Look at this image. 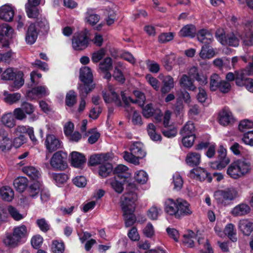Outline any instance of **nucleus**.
<instances>
[{
  "label": "nucleus",
  "mask_w": 253,
  "mask_h": 253,
  "mask_svg": "<svg viewBox=\"0 0 253 253\" xmlns=\"http://www.w3.org/2000/svg\"><path fill=\"white\" fill-rule=\"evenodd\" d=\"M145 79L147 82L153 87V88L158 91L160 88L159 81L155 77L150 74H148L145 76Z\"/></svg>",
  "instance_id": "55"
},
{
  "label": "nucleus",
  "mask_w": 253,
  "mask_h": 253,
  "mask_svg": "<svg viewBox=\"0 0 253 253\" xmlns=\"http://www.w3.org/2000/svg\"><path fill=\"white\" fill-rule=\"evenodd\" d=\"M252 22L247 20L243 23V32L241 33V39L244 45L248 46L253 45V32L251 30Z\"/></svg>",
  "instance_id": "12"
},
{
  "label": "nucleus",
  "mask_w": 253,
  "mask_h": 253,
  "mask_svg": "<svg viewBox=\"0 0 253 253\" xmlns=\"http://www.w3.org/2000/svg\"><path fill=\"white\" fill-rule=\"evenodd\" d=\"M77 102V94L73 90L68 91L66 95L65 103L69 107H72Z\"/></svg>",
  "instance_id": "50"
},
{
  "label": "nucleus",
  "mask_w": 253,
  "mask_h": 253,
  "mask_svg": "<svg viewBox=\"0 0 253 253\" xmlns=\"http://www.w3.org/2000/svg\"><path fill=\"white\" fill-rule=\"evenodd\" d=\"M3 96L4 101L10 105L17 103L21 98V95L19 93H9L7 91L3 92Z\"/></svg>",
  "instance_id": "37"
},
{
  "label": "nucleus",
  "mask_w": 253,
  "mask_h": 253,
  "mask_svg": "<svg viewBox=\"0 0 253 253\" xmlns=\"http://www.w3.org/2000/svg\"><path fill=\"white\" fill-rule=\"evenodd\" d=\"M7 211L11 217L15 220H19L23 218V216L14 207L9 206L8 207Z\"/></svg>",
  "instance_id": "59"
},
{
  "label": "nucleus",
  "mask_w": 253,
  "mask_h": 253,
  "mask_svg": "<svg viewBox=\"0 0 253 253\" xmlns=\"http://www.w3.org/2000/svg\"><path fill=\"white\" fill-rule=\"evenodd\" d=\"M234 226L232 223H229L225 227L224 232L226 235L233 242L237 241V238L235 237L236 233L234 232Z\"/></svg>",
  "instance_id": "52"
},
{
  "label": "nucleus",
  "mask_w": 253,
  "mask_h": 253,
  "mask_svg": "<svg viewBox=\"0 0 253 253\" xmlns=\"http://www.w3.org/2000/svg\"><path fill=\"white\" fill-rule=\"evenodd\" d=\"M86 136H89L88 142L90 144H94L97 141L100 136V134L98 132L96 128H91L89 129L85 134Z\"/></svg>",
  "instance_id": "47"
},
{
  "label": "nucleus",
  "mask_w": 253,
  "mask_h": 253,
  "mask_svg": "<svg viewBox=\"0 0 253 253\" xmlns=\"http://www.w3.org/2000/svg\"><path fill=\"white\" fill-rule=\"evenodd\" d=\"M195 27L192 24L184 26L179 32V35L181 37H194L196 34Z\"/></svg>",
  "instance_id": "43"
},
{
  "label": "nucleus",
  "mask_w": 253,
  "mask_h": 253,
  "mask_svg": "<svg viewBox=\"0 0 253 253\" xmlns=\"http://www.w3.org/2000/svg\"><path fill=\"white\" fill-rule=\"evenodd\" d=\"M188 74V76L194 78L201 84H206L208 82L207 77L203 73H199L197 67L195 66H193L189 69Z\"/></svg>",
  "instance_id": "25"
},
{
  "label": "nucleus",
  "mask_w": 253,
  "mask_h": 253,
  "mask_svg": "<svg viewBox=\"0 0 253 253\" xmlns=\"http://www.w3.org/2000/svg\"><path fill=\"white\" fill-rule=\"evenodd\" d=\"M31 245L35 249H39L43 242V238L40 235H36L31 239Z\"/></svg>",
  "instance_id": "61"
},
{
  "label": "nucleus",
  "mask_w": 253,
  "mask_h": 253,
  "mask_svg": "<svg viewBox=\"0 0 253 253\" xmlns=\"http://www.w3.org/2000/svg\"><path fill=\"white\" fill-rule=\"evenodd\" d=\"M0 194L5 201L10 202L14 197V191L8 186H4L0 189Z\"/></svg>",
  "instance_id": "42"
},
{
  "label": "nucleus",
  "mask_w": 253,
  "mask_h": 253,
  "mask_svg": "<svg viewBox=\"0 0 253 253\" xmlns=\"http://www.w3.org/2000/svg\"><path fill=\"white\" fill-rule=\"evenodd\" d=\"M29 195L31 197H34L40 192V184L38 182H35L31 184L28 189Z\"/></svg>",
  "instance_id": "63"
},
{
  "label": "nucleus",
  "mask_w": 253,
  "mask_h": 253,
  "mask_svg": "<svg viewBox=\"0 0 253 253\" xmlns=\"http://www.w3.org/2000/svg\"><path fill=\"white\" fill-rule=\"evenodd\" d=\"M13 29L6 23L0 24V43L2 47H7L9 44V40L15 37Z\"/></svg>",
  "instance_id": "11"
},
{
  "label": "nucleus",
  "mask_w": 253,
  "mask_h": 253,
  "mask_svg": "<svg viewBox=\"0 0 253 253\" xmlns=\"http://www.w3.org/2000/svg\"><path fill=\"white\" fill-rule=\"evenodd\" d=\"M215 55L214 49L209 45H204L199 53L200 57L204 60L210 59Z\"/></svg>",
  "instance_id": "32"
},
{
  "label": "nucleus",
  "mask_w": 253,
  "mask_h": 253,
  "mask_svg": "<svg viewBox=\"0 0 253 253\" xmlns=\"http://www.w3.org/2000/svg\"><path fill=\"white\" fill-rule=\"evenodd\" d=\"M113 171V166L110 163H107L100 166L99 174L102 177H106Z\"/></svg>",
  "instance_id": "48"
},
{
  "label": "nucleus",
  "mask_w": 253,
  "mask_h": 253,
  "mask_svg": "<svg viewBox=\"0 0 253 253\" xmlns=\"http://www.w3.org/2000/svg\"><path fill=\"white\" fill-rule=\"evenodd\" d=\"M1 122L5 126H14L16 125L15 120L11 113L3 115L1 119Z\"/></svg>",
  "instance_id": "53"
},
{
  "label": "nucleus",
  "mask_w": 253,
  "mask_h": 253,
  "mask_svg": "<svg viewBox=\"0 0 253 253\" xmlns=\"http://www.w3.org/2000/svg\"><path fill=\"white\" fill-rule=\"evenodd\" d=\"M238 196V192L233 188L218 190L214 192V198L218 204L225 206Z\"/></svg>",
  "instance_id": "4"
},
{
  "label": "nucleus",
  "mask_w": 253,
  "mask_h": 253,
  "mask_svg": "<svg viewBox=\"0 0 253 253\" xmlns=\"http://www.w3.org/2000/svg\"><path fill=\"white\" fill-rule=\"evenodd\" d=\"M45 145L50 153H52L61 147L60 141L52 134L47 135L45 140Z\"/></svg>",
  "instance_id": "24"
},
{
  "label": "nucleus",
  "mask_w": 253,
  "mask_h": 253,
  "mask_svg": "<svg viewBox=\"0 0 253 253\" xmlns=\"http://www.w3.org/2000/svg\"><path fill=\"white\" fill-rule=\"evenodd\" d=\"M176 201L177 218H180L181 215H189L192 213L190 204L186 201L180 199Z\"/></svg>",
  "instance_id": "20"
},
{
  "label": "nucleus",
  "mask_w": 253,
  "mask_h": 253,
  "mask_svg": "<svg viewBox=\"0 0 253 253\" xmlns=\"http://www.w3.org/2000/svg\"><path fill=\"white\" fill-rule=\"evenodd\" d=\"M137 187L135 183L129 182L126 187V192L121 197L123 204H134L137 200V195L135 191Z\"/></svg>",
  "instance_id": "13"
},
{
  "label": "nucleus",
  "mask_w": 253,
  "mask_h": 253,
  "mask_svg": "<svg viewBox=\"0 0 253 253\" xmlns=\"http://www.w3.org/2000/svg\"><path fill=\"white\" fill-rule=\"evenodd\" d=\"M197 39L200 42L205 45L211 43L213 40L212 34L205 29L201 30L198 32Z\"/></svg>",
  "instance_id": "29"
},
{
  "label": "nucleus",
  "mask_w": 253,
  "mask_h": 253,
  "mask_svg": "<svg viewBox=\"0 0 253 253\" xmlns=\"http://www.w3.org/2000/svg\"><path fill=\"white\" fill-rule=\"evenodd\" d=\"M28 180L25 177H18L13 181V185L18 192L22 193L27 187Z\"/></svg>",
  "instance_id": "35"
},
{
  "label": "nucleus",
  "mask_w": 253,
  "mask_h": 253,
  "mask_svg": "<svg viewBox=\"0 0 253 253\" xmlns=\"http://www.w3.org/2000/svg\"><path fill=\"white\" fill-rule=\"evenodd\" d=\"M217 160L211 163V167L213 169H222L230 163V159L226 157V150L222 146L217 151Z\"/></svg>",
  "instance_id": "16"
},
{
  "label": "nucleus",
  "mask_w": 253,
  "mask_h": 253,
  "mask_svg": "<svg viewBox=\"0 0 253 253\" xmlns=\"http://www.w3.org/2000/svg\"><path fill=\"white\" fill-rule=\"evenodd\" d=\"M127 171V167L119 165L113 170V173L116 174L114 177L117 179H129L131 177V174Z\"/></svg>",
  "instance_id": "27"
},
{
  "label": "nucleus",
  "mask_w": 253,
  "mask_h": 253,
  "mask_svg": "<svg viewBox=\"0 0 253 253\" xmlns=\"http://www.w3.org/2000/svg\"><path fill=\"white\" fill-rule=\"evenodd\" d=\"M65 250L64 244L62 242H59L57 240L52 242L51 250L54 253H63Z\"/></svg>",
  "instance_id": "56"
},
{
  "label": "nucleus",
  "mask_w": 253,
  "mask_h": 253,
  "mask_svg": "<svg viewBox=\"0 0 253 253\" xmlns=\"http://www.w3.org/2000/svg\"><path fill=\"white\" fill-rule=\"evenodd\" d=\"M71 163L75 167L80 168L85 162V157L79 152H73L71 153Z\"/></svg>",
  "instance_id": "34"
},
{
  "label": "nucleus",
  "mask_w": 253,
  "mask_h": 253,
  "mask_svg": "<svg viewBox=\"0 0 253 253\" xmlns=\"http://www.w3.org/2000/svg\"><path fill=\"white\" fill-rule=\"evenodd\" d=\"M156 108H154L152 106L151 103L148 104L142 108V114L146 118H149L153 116Z\"/></svg>",
  "instance_id": "57"
},
{
  "label": "nucleus",
  "mask_w": 253,
  "mask_h": 253,
  "mask_svg": "<svg viewBox=\"0 0 253 253\" xmlns=\"http://www.w3.org/2000/svg\"><path fill=\"white\" fill-rule=\"evenodd\" d=\"M135 179L138 183L144 184L147 181V174L144 170H139L136 173Z\"/></svg>",
  "instance_id": "58"
},
{
  "label": "nucleus",
  "mask_w": 253,
  "mask_h": 253,
  "mask_svg": "<svg viewBox=\"0 0 253 253\" xmlns=\"http://www.w3.org/2000/svg\"><path fill=\"white\" fill-rule=\"evenodd\" d=\"M242 32V28H240L236 31L227 34L226 36H224L222 35L218 36L216 34V37L223 45H228L237 47L239 44V40L241 39V33Z\"/></svg>",
  "instance_id": "6"
},
{
  "label": "nucleus",
  "mask_w": 253,
  "mask_h": 253,
  "mask_svg": "<svg viewBox=\"0 0 253 253\" xmlns=\"http://www.w3.org/2000/svg\"><path fill=\"white\" fill-rule=\"evenodd\" d=\"M235 83L237 85L239 86H245L247 82L248 78H246V72L244 69L235 71Z\"/></svg>",
  "instance_id": "39"
},
{
  "label": "nucleus",
  "mask_w": 253,
  "mask_h": 253,
  "mask_svg": "<svg viewBox=\"0 0 253 253\" xmlns=\"http://www.w3.org/2000/svg\"><path fill=\"white\" fill-rule=\"evenodd\" d=\"M218 121L223 126H233L236 122V119L229 108L224 107L218 113Z\"/></svg>",
  "instance_id": "14"
},
{
  "label": "nucleus",
  "mask_w": 253,
  "mask_h": 253,
  "mask_svg": "<svg viewBox=\"0 0 253 253\" xmlns=\"http://www.w3.org/2000/svg\"><path fill=\"white\" fill-rule=\"evenodd\" d=\"M251 170V164L245 159H238L228 167L227 173L232 178L238 179L244 176Z\"/></svg>",
  "instance_id": "2"
},
{
  "label": "nucleus",
  "mask_w": 253,
  "mask_h": 253,
  "mask_svg": "<svg viewBox=\"0 0 253 253\" xmlns=\"http://www.w3.org/2000/svg\"><path fill=\"white\" fill-rule=\"evenodd\" d=\"M250 207L245 204H241L236 206L232 211L231 213L234 216H242L250 212Z\"/></svg>",
  "instance_id": "36"
},
{
  "label": "nucleus",
  "mask_w": 253,
  "mask_h": 253,
  "mask_svg": "<svg viewBox=\"0 0 253 253\" xmlns=\"http://www.w3.org/2000/svg\"><path fill=\"white\" fill-rule=\"evenodd\" d=\"M102 95L106 103L114 102L118 106L122 105L118 94L115 91L113 86L111 84H109L107 88L102 91Z\"/></svg>",
  "instance_id": "17"
},
{
  "label": "nucleus",
  "mask_w": 253,
  "mask_h": 253,
  "mask_svg": "<svg viewBox=\"0 0 253 253\" xmlns=\"http://www.w3.org/2000/svg\"><path fill=\"white\" fill-rule=\"evenodd\" d=\"M222 81L220 77L216 74L211 75L210 82V88L211 91H216L219 88Z\"/></svg>",
  "instance_id": "46"
},
{
  "label": "nucleus",
  "mask_w": 253,
  "mask_h": 253,
  "mask_svg": "<svg viewBox=\"0 0 253 253\" xmlns=\"http://www.w3.org/2000/svg\"><path fill=\"white\" fill-rule=\"evenodd\" d=\"M180 57H177L173 53H170L169 54L166 55L161 60L162 63L164 67L168 71H170L174 64L180 59Z\"/></svg>",
  "instance_id": "23"
},
{
  "label": "nucleus",
  "mask_w": 253,
  "mask_h": 253,
  "mask_svg": "<svg viewBox=\"0 0 253 253\" xmlns=\"http://www.w3.org/2000/svg\"><path fill=\"white\" fill-rule=\"evenodd\" d=\"M14 15V8L10 4L0 7V19L7 22L11 21Z\"/></svg>",
  "instance_id": "21"
},
{
  "label": "nucleus",
  "mask_w": 253,
  "mask_h": 253,
  "mask_svg": "<svg viewBox=\"0 0 253 253\" xmlns=\"http://www.w3.org/2000/svg\"><path fill=\"white\" fill-rule=\"evenodd\" d=\"M122 208L124 211V217L125 220V225L126 227L131 226L136 221V218L134 214L135 206L134 204H123Z\"/></svg>",
  "instance_id": "15"
},
{
  "label": "nucleus",
  "mask_w": 253,
  "mask_h": 253,
  "mask_svg": "<svg viewBox=\"0 0 253 253\" xmlns=\"http://www.w3.org/2000/svg\"><path fill=\"white\" fill-rule=\"evenodd\" d=\"M23 73L21 71L16 72L14 77V81L12 84L10 86L9 89L11 91L19 89L23 86L24 84V80L23 79Z\"/></svg>",
  "instance_id": "33"
},
{
  "label": "nucleus",
  "mask_w": 253,
  "mask_h": 253,
  "mask_svg": "<svg viewBox=\"0 0 253 253\" xmlns=\"http://www.w3.org/2000/svg\"><path fill=\"white\" fill-rule=\"evenodd\" d=\"M67 154L62 151L55 152L50 160L51 166L56 169L63 170L67 168Z\"/></svg>",
  "instance_id": "10"
},
{
  "label": "nucleus",
  "mask_w": 253,
  "mask_h": 253,
  "mask_svg": "<svg viewBox=\"0 0 253 253\" xmlns=\"http://www.w3.org/2000/svg\"><path fill=\"white\" fill-rule=\"evenodd\" d=\"M27 235V230L25 225H21L13 229L12 234L6 236L4 240V244L10 247H17L21 242L22 239Z\"/></svg>",
  "instance_id": "3"
},
{
  "label": "nucleus",
  "mask_w": 253,
  "mask_h": 253,
  "mask_svg": "<svg viewBox=\"0 0 253 253\" xmlns=\"http://www.w3.org/2000/svg\"><path fill=\"white\" fill-rule=\"evenodd\" d=\"M242 140L245 144L253 146V131L245 133L242 138Z\"/></svg>",
  "instance_id": "64"
},
{
  "label": "nucleus",
  "mask_w": 253,
  "mask_h": 253,
  "mask_svg": "<svg viewBox=\"0 0 253 253\" xmlns=\"http://www.w3.org/2000/svg\"><path fill=\"white\" fill-rule=\"evenodd\" d=\"M86 30L76 33L72 39V46L76 50H82L87 47L88 44Z\"/></svg>",
  "instance_id": "9"
},
{
  "label": "nucleus",
  "mask_w": 253,
  "mask_h": 253,
  "mask_svg": "<svg viewBox=\"0 0 253 253\" xmlns=\"http://www.w3.org/2000/svg\"><path fill=\"white\" fill-rule=\"evenodd\" d=\"M179 84L180 87L184 89L194 91L196 86L194 84V80L188 75L183 74L179 79Z\"/></svg>",
  "instance_id": "26"
},
{
  "label": "nucleus",
  "mask_w": 253,
  "mask_h": 253,
  "mask_svg": "<svg viewBox=\"0 0 253 253\" xmlns=\"http://www.w3.org/2000/svg\"><path fill=\"white\" fill-rule=\"evenodd\" d=\"M12 143L6 135L3 134L2 139L0 141V149L2 151L9 150L11 149Z\"/></svg>",
  "instance_id": "54"
},
{
  "label": "nucleus",
  "mask_w": 253,
  "mask_h": 253,
  "mask_svg": "<svg viewBox=\"0 0 253 253\" xmlns=\"http://www.w3.org/2000/svg\"><path fill=\"white\" fill-rule=\"evenodd\" d=\"M190 174H195L200 181L207 179L209 182H211L212 180V177L210 173L201 168L193 169L190 170Z\"/></svg>",
  "instance_id": "28"
},
{
  "label": "nucleus",
  "mask_w": 253,
  "mask_h": 253,
  "mask_svg": "<svg viewBox=\"0 0 253 253\" xmlns=\"http://www.w3.org/2000/svg\"><path fill=\"white\" fill-rule=\"evenodd\" d=\"M100 19V16L91 10H88L85 13V22L90 25L96 24Z\"/></svg>",
  "instance_id": "41"
},
{
  "label": "nucleus",
  "mask_w": 253,
  "mask_h": 253,
  "mask_svg": "<svg viewBox=\"0 0 253 253\" xmlns=\"http://www.w3.org/2000/svg\"><path fill=\"white\" fill-rule=\"evenodd\" d=\"M116 5L112 2H108L105 6L104 13L107 25H112L116 20Z\"/></svg>",
  "instance_id": "19"
},
{
  "label": "nucleus",
  "mask_w": 253,
  "mask_h": 253,
  "mask_svg": "<svg viewBox=\"0 0 253 253\" xmlns=\"http://www.w3.org/2000/svg\"><path fill=\"white\" fill-rule=\"evenodd\" d=\"M105 52L106 50L104 48H101L94 52L91 57L92 61L94 63L98 62L104 57Z\"/></svg>",
  "instance_id": "62"
},
{
  "label": "nucleus",
  "mask_w": 253,
  "mask_h": 253,
  "mask_svg": "<svg viewBox=\"0 0 253 253\" xmlns=\"http://www.w3.org/2000/svg\"><path fill=\"white\" fill-rule=\"evenodd\" d=\"M25 11L29 18H38L40 15V10L36 6L25 4Z\"/></svg>",
  "instance_id": "45"
},
{
  "label": "nucleus",
  "mask_w": 253,
  "mask_h": 253,
  "mask_svg": "<svg viewBox=\"0 0 253 253\" xmlns=\"http://www.w3.org/2000/svg\"><path fill=\"white\" fill-rule=\"evenodd\" d=\"M130 150L132 154H134L139 158H143L146 155V153L142 150V144L139 142H134L130 148Z\"/></svg>",
  "instance_id": "40"
},
{
  "label": "nucleus",
  "mask_w": 253,
  "mask_h": 253,
  "mask_svg": "<svg viewBox=\"0 0 253 253\" xmlns=\"http://www.w3.org/2000/svg\"><path fill=\"white\" fill-rule=\"evenodd\" d=\"M49 94V90L45 85H39L28 90L26 97L29 100L37 99Z\"/></svg>",
  "instance_id": "18"
},
{
  "label": "nucleus",
  "mask_w": 253,
  "mask_h": 253,
  "mask_svg": "<svg viewBox=\"0 0 253 253\" xmlns=\"http://www.w3.org/2000/svg\"><path fill=\"white\" fill-rule=\"evenodd\" d=\"M80 78L84 84L80 86L79 90L81 95L84 96L94 88L93 85L89 86V84L92 82V74L91 69L86 66L81 68Z\"/></svg>",
  "instance_id": "5"
},
{
  "label": "nucleus",
  "mask_w": 253,
  "mask_h": 253,
  "mask_svg": "<svg viewBox=\"0 0 253 253\" xmlns=\"http://www.w3.org/2000/svg\"><path fill=\"white\" fill-rule=\"evenodd\" d=\"M18 137L14 138L13 145L15 148L20 147L25 142V138L24 134H27L33 141H36L37 139L34 136V131L30 127H16L14 130Z\"/></svg>",
  "instance_id": "8"
},
{
  "label": "nucleus",
  "mask_w": 253,
  "mask_h": 253,
  "mask_svg": "<svg viewBox=\"0 0 253 253\" xmlns=\"http://www.w3.org/2000/svg\"><path fill=\"white\" fill-rule=\"evenodd\" d=\"M185 162L189 166L196 167L201 162V156L196 152H189L186 155Z\"/></svg>",
  "instance_id": "30"
},
{
  "label": "nucleus",
  "mask_w": 253,
  "mask_h": 253,
  "mask_svg": "<svg viewBox=\"0 0 253 253\" xmlns=\"http://www.w3.org/2000/svg\"><path fill=\"white\" fill-rule=\"evenodd\" d=\"M239 227L244 235L249 236L253 231V223L243 220L240 221Z\"/></svg>",
  "instance_id": "38"
},
{
  "label": "nucleus",
  "mask_w": 253,
  "mask_h": 253,
  "mask_svg": "<svg viewBox=\"0 0 253 253\" xmlns=\"http://www.w3.org/2000/svg\"><path fill=\"white\" fill-rule=\"evenodd\" d=\"M23 171L34 180L38 179L40 175L39 171L32 166L24 167Z\"/></svg>",
  "instance_id": "49"
},
{
  "label": "nucleus",
  "mask_w": 253,
  "mask_h": 253,
  "mask_svg": "<svg viewBox=\"0 0 253 253\" xmlns=\"http://www.w3.org/2000/svg\"><path fill=\"white\" fill-rule=\"evenodd\" d=\"M49 30V24L44 17L39 18L35 22L31 23L28 28L25 40L29 44L35 42L40 33H46Z\"/></svg>",
  "instance_id": "1"
},
{
  "label": "nucleus",
  "mask_w": 253,
  "mask_h": 253,
  "mask_svg": "<svg viewBox=\"0 0 253 253\" xmlns=\"http://www.w3.org/2000/svg\"><path fill=\"white\" fill-rule=\"evenodd\" d=\"M112 68V60L110 57L105 58L99 64V69L101 72H106Z\"/></svg>",
  "instance_id": "51"
},
{
  "label": "nucleus",
  "mask_w": 253,
  "mask_h": 253,
  "mask_svg": "<svg viewBox=\"0 0 253 253\" xmlns=\"http://www.w3.org/2000/svg\"><path fill=\"white\" fill-rule=\"evenodd\" d=\"M161 131L165 136L169 138L174 137L177 133L176 127H163Z\"/></svg>",
  "instance_id": "60"
},
{
  "label": "nucleus",
  "mask_w": 253,
  "mask_h": 253,
  "mask_svg": "<svg viewBox=\"0 0 253 253\" xmlns=\"http://www.w3.org/2000/svg\"><path fill=\"white\" fill-rule=\"evenodd\" d=\"M114 180L111 182L112 187L118 193H121L124 190L123 185L125 182H128V179H117L114 178Z\"/></svg>",
  "instance_id": "44"
},
{
  "label": "nucleus",
  "mask_w": 253,
  "mask_h": 253,
  "mask_svg": "<svg viewBox=\"0 0 253 253\" xmlns=\"http://www.w3.org/2000/svg\"><path fill=\"white\" fill-rule=\"evenodd\" d=\"M160 79L162 81L163 86L161 87V91L162 93L166 94L170 91L174 86V81L173 78L170 75L164 76L160 75Z\"/></svg>",
  "instance_id": "22"
},
{
  "label": "nucleus",
  "mask_w": 253,
  "mask_h": 253,
  "mask_svg": "<svg viewBox=\"0 0 253 253\" xmlns=\"http://www.w3.org/2000/svg\"><path fill=\"white\" fill-rule=\"evenodd\" d=\"M133 94L136 98L135 100L132 99L130 97H126L124 92L121 93L122 100L125 104L124 107L126 111L128 113L133 111L132 107L130 105V103H137L139 106L142 107L146 99L145 95L140 91H134Z\"/></svg>",
  "instance_id": "7"
},
{
  "label": "nucleus",
  "mask_w": 253,
  "mask_h": 253,
  "mask_svg": "<svg viewBox=\"0 0 253 253\" xmlns=\"http://www.w3.org/2000/svg\"><path fill=\"white\" fill-rule=\"evenodd\" d=\"M65 135L70 141L78 142L82 138V134L78 131L75 130L74 127H64Z\"/></svg>",
  "instance_id": "31"
}]
</instances>
